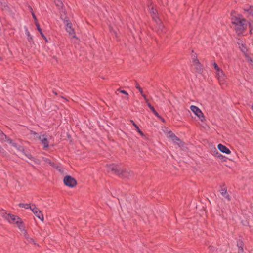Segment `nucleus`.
Returning <instances> with one entry per match:
<instances>
[{
    "label": "nucleus",
    "instance_id": "obj_1",
    "mask_svg": "<svg viewBox=\"0 0 253 253\" xmlns=\"http://www.w3.org/2000/svg\"><path fill=\"white\" fill-rule=\"evenodd\" d=\"M231 22L235 26L234 29L237 35H242L247 27V20L241 15L232 16Z\"/></svg>",
    "mask_w": 253,
    "mask_h": 253
},
{
    "label": "nucleus",
    "instance_id": "obj_2",
    "mask_svg": "<svg viewBox=\"0 0 253 253\" xmlns=\"http://www.w3.org/2000/svg\"><path fill=\"white\" fill-rule=\"evenodd\" d=\"M106 167L108 172L111 171L122 178H129L132 174L131 171L122 169L120 166L115 164H107Z\"/></svg>",
    "mask_w": 253,
    "mask_h": 253
},
{
    "label": "nucleus",
    "instance_id": "obj_3",
    "mask_svg": "<svg viewBox=\"0 0 253 253\" xmlns=\"http://www.w3.org/2000/svg\"><path fill=\"white\" fill-rule=\"evenodd\" d=\"M63 182L65 185L71 188L75 187L77 184L76 180L69 175L64 177Z\"/></svg>",
    "mask_w": 253,
    "mask_h": 253
},
{
    "label": "nucleus",
    "instance_id": "obj_4",
    "mask_svg": "<svg viewBox=\"0 0 253 253\" xmlns=\"http://www.w3.org/2000/svg\"><path fill=\"white\" fill-rule=\"evenodd\" d=\"M190 109L197 116L199 117L202 122L205 120V117L203 112L198 107L194 105H191Z\"/></svg>",
    "mask_w": 253,
    "mask_h": 253
},
{
    "label": "nucleus",
    "instance_id": "obj_5",
    "mask_svg": "<svg viewBox=\"0 0 253 253\" xmlns=\"http://www.w3.org/2000/svg\"><path fill=\"white\" fill-rule=\"evenodd\" d=\"M168 134L169 135V137L171 139L174 143L177 145L179 147L183 146L184 143L183 141L177 136H176V135L174 134L171 131H169Z\"/></svg>",
    "mask_w": 253,
    "mask_h": 253
},
{
    "label": "nucleus",
    "instance_id": "obj_6",
    "mask_svg": "<svg viewBox=\"0 0 253 253\" xmlns=\"http://www.w3.org/2000/svg\"><path fill=\"white\" fill-rule=\"evenodd\" d=\"M33 207L31 208V211L34 213V214L41 221H43L44 217L42 211L36 207L35 204L32 205Z\"/></svg>",
    "mask_w": 253,
    "mask_h": 253
},
{
    "label": "nucleus",
    "instance_id": "obj_7",
    "mask_svg": "<svg viewBox=\"0 0 253 253\" xmlns=\"http://www.w3.org/2000/svg\"><path fill=\"white\" fill-rule=\"evenodd\" d=\"M38 139L41 141L43 146V149L46 150L49 147V141L47 138V135L45 134L40 135L38 136Z\"/></svg>",
    "mask_w": 253,
    "mask_h": 253
},
{
    "label": "nucleus",
    "instance_id": "obj_8",
    "mask_svg": "<svg viewBox=\"0 0 253 253\" xmlns=\"http://www.w3.org/2000/svg\"><path fill=\"white\" fill-rule=\"evenodd\" d=\"M65 29L66 31L69 33L70 35H73V37L77 38L74 29L72 28V24L71 22L67 23L65 25Z\"/></svg>",
    "mask_w": 253,
    "mask_h": 253
},
{
    "label": "nucleus",
    "instance_id": "obj_9",
    "mask_svg": "<svg viewBox=\"0 0 253 253\" xmlns=\"http://www.w3.org/2000/svg\"><path fill=\"white\" fill-rule=\"evenodd\" d=\"M6 220H7L10 223H16V220H19L21 218L18 216L9 213L8 215H6Z\"/></svg>",
    "mask_w": 253,
    "mask_h": 253
},
{
    "label": "nucleus",
    "instance_id": "obj_10",
    "mask_svg": "<svg viewBox=\"0 0 253 253\" xmlns=\"http://www.w3.org/2000/svg\"><path fill=\"white\" fill-rule=\"evenodd\" d=\"M217 148L220 151L223 153L229 154L231 153V151L226 146L222 144H219L217 145Z\"/></svg>",
    "mask_w": 253,
    "mask_h": 253
},
{
    "label": "nucleus",
    "instance_id": "obj_11",
    "mask_svg": "<svg viewBox=\"0 0 253 253\" xmlns=\"http://www.w3.org/2000/svg\"><path fill=\"white\" fill-rule=\"evenodd\" d=\"M238 43L240 49L241 50L242 52H243L244 54L245 57H247V56H248L249 55L247 54L248 49L247 48L246 45L243 42H238Z\"/></svg>",
    "mask_w": 253,
    "mask_h": 253
},
{
    "label": "nucleus",
    "instance_id": "obj_12",
    "mask_svg": "<svg viewBox=\"0 0 253 253\" xmlns=\"http://www.w3.org/2000/svg\"><path fill=\"white\" fill-rule=\"evenodd\" d=\"M152 16L155 22L158 25L159 29L162 31L164 28V25L162 24L161 20L156 15V14L153 15Z\"/></svg>",
    "mask_w": 253,
    "mask_h": 253
},
{
    "label": "nucleus",
    "instance_id": "obj_13",
    "mask_svg": "<svg viewBox=\"0 0 253 253\" xmlns=\"http://www.w3.org/2000/svg\"><path fill=\"white\" fill-rule=\"evenodd\" d=\"M24 29L25 31V34L27 37V40L28 42L30 43L32 42L33 44H34L33 37L30 35V32L29 31L28 28L26 26H24Z\"/></svg>",
    "mask_w": 253,
    "mask_h": 253
},
{
    "label": "nucleus",
    "instance_id": "obj_14",
    "mask_svg": "<svg viewBox=\"0 0 253 253\" xmlns=\"http://www.w3.org/2000/svg\"><path fill=\"white\" fill-rule=\"evenodd\" d=\"M0 139L5 141H7L10 143H11L12 141V139L6 135L1 130H0Z\"/></svg>",
    "mask_w": 253,
    "mask_h": 253
},
{
    "label": "nucleus",
    "instance_id": "obj_15",
    "mask_svg": "<svg viewBox=\"0 0 253 253\" xmlns=\"http://www.w3.org/2000/svg\"><path fill=\"white\" fill-rule=\"evenodd\" d=\"M220 193L223 197H224L226 199H227L228 201L231 200L230 196L227 192L226 188H222L220 190Z\"/></svg>",
    "mask_w": 253,
    "mask_h": 253
},
{
    "label": "nucleus",
    "instance_id": "obj_16",
    "mask_svg": "<svg viewBox=\"0 0 253 253\" xmlns=\"http://www.w3.org/2000/svg\"><path fill=\"white\" fill-rule=\"evenodd\" d=\"M214 155L217 158H219L222 162H226L227 158L225 156H223L220 153H219L216 149L214 152Z\"/></svg>",
    "mask_w": 253,
    "mask_h": 253
},
{
    "label": "nucleus",
    "instance_id": "obj_17",
    "mask_svg": "<svg viewBox=\"0 0 253 253\" xmlns=\"http://www.w3.org/2000/svg\"><path fill=\"white\" fill-rule=\"evenodd\" d=\"M130 122L132 123L133 126L135 127L136 130L140 134V135L142 136H145L144 133L140 129L138 126L132 120H130Z\"/></svg>",
    "mask_w": 253,
    "mask_h": 253
},
{
    "label": "nucleus",
    "instance_id": "obj_18",
    "mask_svg": "<svg viewBox=\"0 0 253 253\" xmlns=\"http://www.w3.org/2000/svg\"><path fill=\"white\" fill-rule=\"evenodd\" d=\"M16 224L21 231L25 230L24 224L23 223L21 219H20L19 220H16Z\"/></svg>",
    "mask_w": 253,
    "mask_h": 253
},
{
    "label": "nucleus",
    "instance_id": "obj_19",
    "mask_svg": "<svg viewBox=\"0 0 253 253\" xmlns=\"http://www.w3.org/2000/svg\"><path fill=\"white\" fill-rule=\"evenodd\" d=\"M195 65L196 71L198 73L201 74L203 72V67L201 63H199V64H195Z\"/></svg>",
    "mask_w": 253,
    "mask_h": 253
},
{
    "label": "nucleus",
    "instance_id": "obj_20",
    "mask_svg": "<svg viewBox=\"0 0 253 253\" xmlns=\"http://www.w3.org/2000/svg\"><path fill=\"white\" fill-rule=\"evenodd\" d=\"M147 105H148V107L150 108V109L151 110V111L154 113V114L157 117H160V115L156 111L154 107L149 102H148Z\"/></svg>",
    "mask_w": 253,
    "mask_h": 253
},
{
    "label": "nucleus",
    "instance_id": "obj_21",
    "mask_svg": "<svg viewBox=\"0 0 253 253\" xmlns=\"http://www.w3.org/2000/svg\"><path fill=\"white\" fill-rule=\"evenodd\" d=\"M54 3L58 9H60L63 8L64 5L61 0H54Z\"/></svg>",
    "mask_w": 253,
    "mask_h": 253
},
{
    "label": "nucleus",
    "instance_id": "obj_22",
    "mask_svg": "<svg viewBox=\"0 0 253 253\" xmlns=\"http://www.w3.org/2000/svg\"><path fill=\"white\" fill-rule=\"evenodd\" d=\"M13 146L14 147L16 148L18 151H19L22 153H25V149L23 146L18 145L17 143L13 144Z\"/></svg>",
    "mask_w": 253,
    "mask_h": 253
},
{
    "label": "nucleus",
    "instance_id": "obj_23",
    "mask_svg": "<svg viewBox=\"0 0 253 253\" xmlns=\"http://www.w3.org/2000/svg\"><path fill=\"white\" fill-rule=\"evenodd\" d=\"M18 206L21 208H24L26 209H31L33 207L32 205L31 206L30 204L19 203Z\"/></svg>",
    "mask_w": 253,
    "mask_h": 253
},
{
    "label": "nucleus",
    "instance_id": "obj_24",
    "mask_svg": "<svg viewBox=\"0 0 253 253\" xmlns=\"http://www.w3.org/2000/svg\"><path fill=\"white\" fill-rule=\"evenodd\" d=\"M43 160L45 162L49 164L50 166H52L54 168L55 167V164L54 162H52L51 160H50L49 159L47 158L43 157Z\"/></svg>",
    "mask_w": 253,
    "mask_h": 253
},
{
    "label": "nucleus",
    "instance_id": "obj_25",
    "mask_svg": "<svg viewBox=\"0 0 253 253\" xmlns=\"http://www.w3.org/2000/svg\"><path fill=\"white\" fill-rule=\"evenodd\" d=\"M252 6H247L246 7L244 8V10L245 11H247L249 13V14L251 15L253 14V10L252 9Z\"/></svg>",
    "mask_w": 253,
    "mask_h": 253
},
{
    "label": "nucleus",
    "instance_id": "obj_26",
    "mask_svg": "<svg viewBox=\"0 0 253 253\" xmlns=\"http://www.w3.org/2000/svg\"><path fill=\"white\" fill-rule=\"evenodd\" d=\"M244 245V243L241 239H238L237 240V246L238 249L243 248Z\"/></svg>",
    "mask_w": 253,
    "mask_h": 253
},
{
    "label": "nucleus",
    "instance_id": "obj_27",
    "mask_svg": "<svg viewBox=\"0 0 253 253\" xmlns=\"http://www.w3.org/2000/svg\"><path fill=\"white\" fill-rule=\"evenodd\" d=\"M213 66H214V69L216 70V72H220V73H221V74H223V71L222 69H221L218 66V65L215 63V62H214L213 63Z\"/></svg>",
    "mask_w": 253,
    "mask_h": 253
},
{
    "label": "nucleus",
    "instance_id": "obj_28",
    "mask_svg": "<svg viewBox=\"0 0 253 253\" xmlns=\"http://www.w3.org/2000/svg\"><path fill=\"white\" fill-rule=\"evenodd\" d=\"M216 74H217V76H218L219 80H224V74L223 72V74H221L220 72H217Z\"/></svg>",
    "mask_w": 253,
    "mask_h": 253
},
{
    "label": "nucleus",
    "instance_id": "obj_29",
    "mask_svg": "<svg viewBox=\"0 0 253 253\" xmlns=\"http://www.w3.org/2000/svg\"><path fill=\"white\" fill-rule=\"evenodd\" d=\"M27 158L31 160L33 159V156L28 151L25 150V153H23Z\"/></svg>",
    "mask_w": 253,
    "mask_h": 253
},
{
    "label": "nucleus",
    "instance_id": "obj_30",
    "mask_svg": "<svg viewBox=\"0 0 253 253\" xmlns=\"http://www.w3.org/2000/svg\"><path fill=\"white\" fill-rule=\"evenodd\" d=\"M36 26L37 27V30L40 32L41 36L44 35V34L42 32V29L40 27V25L39 23H37L36 25Z\"/></svg>",
    "mask_w": 253,
    "mask_h": 253
},
{
    "label": "nucleus",
    "instance_id": "obj_31",
    "mask_svg": "<svg viewBox=\"0 0 253 253\" xmlns=\"http://www.w3.org/2000/svg\"><path fill=\"white\" fill-rule=\"evenodd\" d=\"M135 87L138 89L140 93H142V88L140 86L139 84L137 82V81H135Z\"/></svg>",
    "mask_w": 253,
    "mask_h": 253
},
{
    "label": "nucleus",
    "instance_id": "obj_32",
    "mask_svg": "<svg viewBox=\"0 0 253 253\" xmlns=\"http://www.w3.org/2000/svg\"><path fill=\"white\" fill-rule=\"evenodd\" d=\"M0 214L1 215V216L6 219V215H8L9 213H7L6 212V211L4 210H2L1 211H0Z\"/></svg>",
    "mask_w": 253,
    "mask_h": 253
},
{
    "label": "nucleus",
    "instance_id": "obj_33",
    "mask_svg": "<svg viewBox=\"0 0 253 253\" xmlns=\"http://www.w3.org/2000/svg\"><path fill=\"white\" fill-rule=\"evenodd\" d=\"M117 91L120 92V93H122L126 95L127 96H128V93L126 91H125L124 90H122L120 88H119V89H117Z\"/></svg>",
    "mask_w": 253,
    "mask_h": 253
},
{
    "label": "nucleus",
    "instance_id": "obj_34",
    "mask_svg": "<svg viewBox=\"0 0 253 253\" xmlns=\"http://www.w3.org/2000/svg\"><path fill=\"white\" fill-rule=\"evenodd\" d=\"M61 18L63 20L64 23L65 24H66L67 23H68V22H71L69 20V18L68 17H67L66 16H65L64 18H63L62 17V16L61 17Z\"/></svg>",
    "mask_w": 253,
    "mask_h": 253
},
{
    "label": "nucleus",
    "instance_id": "obj_35",
    "mask_svg": "<svg viewBox=\"0 0 253 253\" xmlns=\"http://www.w3.org/2000/svg\"><path fill=\"white\" fill-rule=\"evenodd\" d=\"M32 17L34 20L35 24L36 25V24L39 23V22L38 21V19H37L36 16L34 12L32 13Z\"/></svg>",
    "mask_w": 253,
    "mask_h": 253
},
{
    "label": "nucleus",
    "instance_id": "obj_36",
    "mask_svg": "<svg viewBox=\"0 0 253 253\" xmlns=\"http://www.w3.org/2000/svg\"><path fill=\"white\" fill-rule=\"evenodd\" d=\"M31 160L35 162V163L38 165L40 164L41 163V161L39 159L35 158L34 157H33V159H32Z\"/></svg>",
    "mask_w": 253,
    "mask_h": 253
},
{
    "label": "nucleus",
    "instance_id": "obj_37",
    "mask_svg": "<svg viewBox=\"0 0 253 253\" xmlns=\"http://www.w3.org/2000/svg\"><path fill=\"white\" fill-rule=\"evenodd\" d=\"M30 134L31 135H33L34 136H36V137L38 138V136H39L38 135V134L36 132H35V131H34L33 130H30Z\"/></svg>",
    "mask_w": 253,
    "mask_h": 253
},
{
    "label": "nucleus",
    "instance_id": "obj_38",
    "mask_svg": "<svg viewBox=\"0 0 253 253\" xmlns=\"http://www.w3.org/2000/svg\"><path fill=\"white\" fill-rule=\"evenodd\" d=\"M247 58L248 61L251 64V65L253 67V60L249 56L246 57Z\"/></svg>",
    "mask_w": 253,
    "mask_h": 253
},
{
    "label": "nucleus",
    "instance_id": "obj_39",
    "mask_svg": "<svg viewBox=\"0 0 253 253\" xmlns=\"http://www.w3.org/2000/svg\"><path fill=\"white\" fill-rule=\"evenodd\" d=\"M0 7H1L3 9L4 8L7 7L8 6L5 4V3H3L0 0Z\"/></svg>",
    "mask_w": 253,
    "mask_h": 253
},
{
    "label": "nucleus",
    "instance_id": "obj_40",
    "mask_svg": "<svg viewBox=\"0 0 253 253\" xmlns=\"http://www.w3.org/2000/svg\"><path fill=\"white\" fill-rule=\"evenodd\" d=\"M209 249L210 250V251L211 252H213L215 250V248L213 246H209L208 247Z\"/></svg>",
    "mask_w": 253,
    "mask_h": 253
},
{
    "label": "nucleus",
    "instance_id": "obj_41",
    "mask_svg": "<svg viewBox=\"0 0 253 253\" xmlns=\"http://www.w3.org/2000/svg\"><path fill=\"white\" fill-rule=\"evenodd\" d=\"M157 10L155 9L154 8H152L150 10V13L152 15L156 14Z\"/></svg>",
    "mask_w": 253,
    "mask_h": 253
},
{
    "label": "nucleus",
    "instance_id": "obj_42",
    "mask_svg": "<svg viewBox=\"0 0 253 253\" xmlns=\"http://www.w3.org/2000/svg\"><path fill=\"white\" fill-rule=\"evenodd\" d=\"M247 24L249 25V28L250 29V33L251 34L252 33V31L253 30V26H252V24H251V23L248 22V21H247Z\"/></svg>",
    "mask_w": 253,
    "mask_h": 253
},
{
    "label": "nucleus",
    "instance_id": "obj_43",
    "mask_svg": "<svg viewBox=\"0 0 253 253\" xmlns=\"http://www.w3.org/2000/svg\"><path fill=\"white\" fill-rule=\"evenodd\" d=\"M140 94H141L142 96L144 98V99L146 101V102L147 103V104H148V102H149V101H148V99L147 98L146 95L143 93V91H142V93H140Z\"/></svg>",
    "mask_w": 253,
    "mask_h": 253
},
{
    "label": "nucleus",
    "instance_id": "obj_44",
    "mask_svg": "<svg viewBox=\"0 0 253 253\" xmlns=\"http://www.w3.org/2000/svg\"><path fill=\"white\" fill-rule=\"evenodd\" d=\"M193 62L194 64V65L197 64H199V63H200L196 57L195 58L193 59Z\"/></svg>",
    "mask_w": 253,
    "mask_h": 253
},
{
    "label": "nucleus",
    "instance_id": "obj_45",
    "mask_svg": "<svg viewBox=\"0 0 253 253\" xmlns=\"http://www.w3.org/2000/svg\"><path fill=\"white\" fill-rule=\"evenodd\" d=\"M244 249L243 248H239L238 249V253H244Z\"/></svg>",
    "mask_w": 253,
    "mask_h": 253
},
{
    "label": "nucleus",
    "instance_id": "obj_46",
    "mask_svg": "<svg viewBox=\"0 0 253 253\" xmlns=\"http://www.w3.org/2000/svg\"><path fill=\"white\" fill-rule=\"evenodd\" d=\"M41 36L44 39V40H45L46 42H48V41L47 38L44 35H42Z\"/></svg>",
    "mask_w": 253,
    "mask_h": 253
},
{
    "label": "nucleus",
    "instance_id": "obj_47",
    "mask_svg": "<svg viewBox=\"0 0 253 253\" xmlns=\"http://www.w3.org/2000/svg\"><path fill=\"white\" fill-rule=\"evenodd\" d=\"M5 152V151L4 150V149L3 148L0 147V153H4Z\"/></svg>",
    "mask_w": 253,
    "mask_h": 253
},
{
    "label": "nucleus",
    "instance_id": "obj_48",
    "mask_svg": "<svg viewBox=\"0 0 253 253\" xmlns=\"http://www.w3.org/2000/svg\"><path fill=\"white\" fill-rule=\"evenodd\" d=\"M159 119L161 120V121L162 122H163V123H165V120L161 116H160V117H158Z\"/></svg>",
    "mask_w": 253,
    "mask_h": 253
},
{
    "label": "nucleus",
    "instance_id": "obj_49",
    "mask_svg": "<svg viewBox=\"0 0 253 253\" xmlns=\"http://www.w3.org/2000/svg\"><path fill=\"white\" fill-rule=\"evenodd\" d=\"M52 92L53 93H54L55 95H57V93L56 91H55V90H53L52 91Z\"/></svg>",
    "mask_w": 253,
    "mask_h": 253
}]
</instances>
